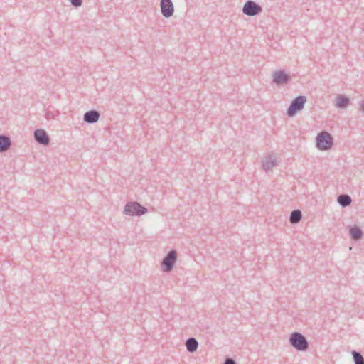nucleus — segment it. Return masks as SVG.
<instances>
[{
	"mask_svg": "<svg viewBox=\"0 0 364 364\" xmlns=\"http://www.w3.org/2000/svg\"><path fill=\"white\" fill-rule=\"evenodd\" d=\"M289 343L298 351H305L309 347L307 339L299 332H294L290 335Z\"/></svg>",
	"mask_w": 364,
	"mask_h": 364,
	"instance_id": "f257e3e1",
	"label": "nucleus"
},
{
	"mask_svg": "<svg viewBox=\"0 0 364 364\" xmlns=\"http://www.w3.org/2000/svg\"><path fill=\"white\" fill-rule=\"evenodd\" d=\"M333 139L327 132L323 131L316 136V147L319 150H328L333 145Z\"/></svg>",
	"mask_w": 364,
	"mask_h": 364,
	"instance_id": "f03ea898",
	"label": "nucleus"
},
{
	"mask_svg": "<svg viewBox=\"0 0 364 364\" xmlns=\"http://www.w3.org/2000/svg\"><path fill=\"white\" fill-rule=\"evenodd\" d=\"M306 102V97L305 96L299 95L295 97L287 109V115L290 117H294L298 112L303 109Z\"/></svg>",
	"mask_w": 364,
	"mask_h": 364,
	"instance_id": "7ed1b4c3",
	"label": "nucleus"
},
{
	"mask_svg": "<svg viewBox=\"0 0 364 364\" xmlns=\"http://www.w3.org/2000/svg\"><path fill=\"white\" fill-rule=\"evenodd\" d=\"M147 212V209L137 202H129L126 204L124 213L127 215L140 216Z\"/></svg>",
	"mask_w": 364,
	"mask_h": 364,
	"instance_id": "20e7f679",
	"label": "nucleus"
},
{
	"mask_svg": "<svg viewBox=\"0 0 364 364\" xmlns=\"http://www.w3.org/2000/svg\"><path fill=\"white\" fill-rule=\"evenodd\" d=\"M177 260V252L175 250H170L164 257L161 262V265L164 272H170Z\"/></svg>",
	"mask_w": 364,
	"mask_h": 364,
	"instance_id": "39448f33",
	"label": "nucleus"
},
{
	"mask_svg": "<svg viewBox=\"0 0 364 364\" xmlns=\"http://www.w3.org/2000/svg\"><path fill=\"white\" fill-rule=\"evenodd\" d=\"M262 11V6L252 0L247 1L242 7L243 14L248 16H255Z\"/></svg>",
	"mask_w": 364,
	"mask_h": 364,
	"instance_id": "423d86ee",
	"label": "nucleus"
},
{
	"mask_svg": "<svg viewBox=\"0 0 364 364\" xmlns=\"http://www.w3.org/2000/svg\"><path fill=\"white\" fill-rule=\"evenodd\" d=\"M160 8L164 17L169 18L173 16L174 6L171 0H161Z\"/></svg>",
	"mask_w": 364,
	"mask_h": 364,
	"instance_id": "0eeeda50",
	"label": "nucleus"
},
{
	"mask_svg": "<svg viewBox=\"0 0 364 364\" xmlns=\"http://www.w3.org/2000/svg\"><path fill=\"white\" fill-rule=\"evenodd\" d=\"M289 80V75L282 70H276L272 75V82L277 85L287 84Z\"/></svg>",
	"mask_w": 364,
	"mask_h": 364,
	"instance_id": "6e6552de",
	"label": "nucleus"
},
{
	"mask_svg": "<svg viewBox=\"0 0 364 364\" xmlns=\"http://www.w3.org/2000/svg\"><path fill=\"white\" fill-rule=\"evenodd\" d=\"M34 139L40 144L48 145L50 138L44 129H36L34 131Z\"/></svg>",
	"mask_w": 364,
	"mask_h": 364,
	"instance_id": "1a4fd4ad",
	"label": "nucleus"
},
{
	"mask_svg": "<svg viewBox=\"0 0 364 364\" xmlns=\"http://www.w3.org/2000/svg\"><path fill=\"white\" fill-rule=\"evenodd\" d=\"M277 158L275 156L269 154L264 157L262 161V168L265 172H268L273 167L277 166Z\"/></svg>",
	"mask_w": 364,
	"mask_h": 364,
	"instance_id": "9d476101",
	"label": "nucleus"
},
{
	"mask_svg": "<svg viewBox=\"0 0 364 364\" xmlns=\"http://www.w3.org/2000/svg\"><path fill=\"white\" fill-rule=\"evenodd\" d=\"M100 114L98 111L92 109L85 113L83 119L88 124H94L100 119Z\"/></svg>",
	"mask_w": 364,
	"mask_h": 364,
	"instance_id": "9b49d317",
	"label": "nucleus"
},
{
	"mask_svg": "<svg viewBox=\"0 0 364 364\" xmlns=\"http://www.w3.org/2000/svg\"><path fill=\"white\" fill-rule=\"evenodd\" d=\"M11 145L10 138L5 134H0V153L6 151Z\"/></svg>",
	"mask_w": 364,
	"mask_h": 364,
	"instance_id": "f8f14e48",
	"label": "nucleus"
},
{
	"mask_svg": "<svg viewBox=\"0 0 364 364\" xmlns=\"http://www.w3.org/2000/svg\"><path fill=\"white\" fill-rule=\"evenodd\" d=\"M336 106L340 109L346 108L350 104V99L345 95H339L336 98Z\"/></svg>",
	"mask_w": 364,
	"mask_h": 364,
	"instance_id": "ddd939ff",
	"label": "nucleus"
},
{
	"mask_svg": "<svg viewBox=\"0 0 364 364\" xmlns=\"http://www.w3.org/2000/svg\"><path fill=\"white\" fill-rule=\"evenodd\" d=\"M349 232L350 237L354 240H360L363 237V232L361 229L356 225L350 227Z\"/></svg>",
	"mask_w": 364,
	"mask_h": 364,
	"instance_id": "4468645a",
	"label": "nucleus"
},
{
	"mask_svg": "<svg viewBox=\"0 0 364 364\" xmlns=\"http://www.w3.org/2000/svg\"><path fill=\"white\" fill-rule=\"evenodd\" d=\"M186 349L189 353H193L196 351L198 346V342L195 338H189L186 341Z\"/></svg>",
	"mask_w": 364,
	"mask_h": 364,
	"instance_id": "2eb2a0df",
	"label": "nucleus"
},
{
	"mask_svg": "<svg viewBox=\"0 0 364 364\" xmlns=\"http://www.w3.org/2000/svg\"><path fill=\"white\" fill-rule=\"evenodd\" d=\"M337 201L341 206L345 208L350 205L352 199L347 194H341L338 196Z\"/></svg>",
	"mask_w": 364,
	"mask_h": 364,
	"instance_id": "dca6fc26",
	"label": "nucleus"
},
{
	"mask_svg": "<svg viewBox=\"0 0 364 364\" xmlns=\"http://www.w3.org/2000/svg\"><path fill=\"white\" fill-rule=\"evenodd\" d=\"M302 218V213L299 210H294L291 211L289 220L292 224L298 223Z\"/></svg>",
	"mask_w": 364,
	"mask_h": 364,
	"instance_id": "f3484780",
	"label": "nucleus"
},
{
	"mask_svg": "<svg viewBox=\"0 0 364 364\" xmlns=\"http://www.w3.org/2000/svg\"><path fill=\"white\" fill-rule=\"evenodd\" d=\"M352 355L355 364H364V358L360 353L353 350Z\"/></svg>",
	"mask_w": 364,
	"mask_h": 364,
	"instance_id": "a211bd4d",
	"label": "nucleus"
},
{
	"mask_svg": "<svg viewBox=\"0 0 364 364\" xmlns=\"http://www.w3.org/2000/svg\"><path fill=\"white\" fill-rule=\"evenodd\" d=\"M69 1H70L71 5L76 8L81 6L82 4V0H69Z\"/></svg>",
	"mask_w": 364,
	"mask_h": 364,
	"instance_id": "6ab92c4d",
	"label": "nucleus"
},
{
	"mask_svg": "<svg viewBox=\"0 0 364 364\" xmlns=\"http://www.w3.org/2000/svg\"><path fill=\"white\" fill-rule=\"evenodd\" d=\"M223 364H236V362L232 358H226Z\"/></svg>",
	"mask_w": 364,
	"mask_h": 364,
	"instance_id": "aec40b11",
	"label": "nucleus"
},
{
	"mask_svg": "<svg viewBox=\"0 0 364 364\" xmlns=\"http://www.w3.org/2000/svg\"><path fill=\"white\" fill-rule=\"evenodd\" d=\"M360 107H361V111L364 112V100H363L360 103Z\"/></svg>",
	"mask_w": 364,
	"mask_h": 364,
	"instance_id": "412c9836",
	"label": "nucleus"
},
{
	"mask_svg": "<svg viewBox=\"0 0 364 364\" xmlns=\"http://www.w3.org/2000/svg\"><path fill=\"white\" fill-rule=\"evenodd\" d=\"M47 117H48V118H49V117H50V113H49V112H48V113H47Z\"/></svg>",
	"mask_w": 364,
	"mask_h": 364,
	"instance_id": "4be33fe9",
	"label": "nucleus"
}]
</instances>
